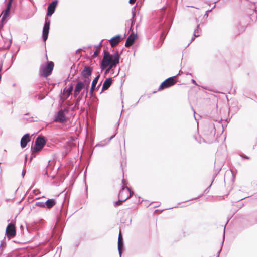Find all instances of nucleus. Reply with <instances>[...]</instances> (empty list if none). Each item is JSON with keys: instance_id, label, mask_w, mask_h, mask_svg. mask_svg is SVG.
Masks as SVG:
<instances>
[{"instance_id": "b1692460", "label": "nucleus", "mask_w": 257, "mask_h": 257, "mask_svg": "<svg viewBox=\"0 0 257 257\" xmlns=\"http://www.w3.org/2000/svg\"><path fill=\"white\" fill-rule=\"evenodd\" d=\"M95 86L91 85L90 89L94 91Z\"/></svg>"}, {"instance_id": "39448f33", "label": "nucleus", "mask_w": 257, "mask_h": 257, "mask_svg": "<svg viewBox=\"0 0 257 257\" xmlns=\"http://www.w3.org/2000/svg\"><path fill=\"white\" fill-rule=\"evenodd\" d=\"M177 81L176 80V77H171L165 81H164L160 85L159 88L158 89L159 91H161L166 88H169L174 85H175Z\"/></svg>"}, {"instance_id": "393cba45", "label": "nucleus", "mask_w": 257, "mask_h": 257, "mask_svg": "<svg viewBox=\"0 0 257 257\" xmlns=\"http://www.w3.org/2000/svg\"><path fill=\"white\" fill-rule=\"evenodd\" d=\"M93 92H94V91H93V90H91V89L90 90V93L91 95H92V94L93 93Z\"/></svg>"}, {"instance_id": "5701e85b", "label": "nucleus", "mask_w": 257, "mask_h": 257, "mask_svg": "<svg viewBox=\"0 0 257 257\" xmlns=\"http://www.w3.org/2000/svg\"><path fill=\"white\" fill-rule=\"evenodd\" d=\"M136 0H129V3L130 4H134L136 2Z\"/></svg>"}, {"instance_id": "a211bd4d", "label": "nucleus", "mask_w": 257, "mask_h": 257, "mask_svg": "<svg viewBox=\"0 0 257 257\" xmlns=\"http://www.w3.org/2000/svg\"><path fill=\"white\" fill-rule=\"evenodd\" d=\"M56 203V202L53 199H49L47 200L45 203L47 208L49 209L51 208Z\"/></svg>"}, {"instance_id": "dca6fc26", "label": "nucleus", "mask_w": 257, "mask_h": 257, "mask_svg": "<svg viewBox=\"0 0 257 257\" xmlns=\"http://www.w3.org/2000/svg\"><path fill=\"white\" fill-rule=\"evenodd\" d=\"M112 83V78H109L106 79L104 82L102 86V90H107L111 86Z\"/></svg>"}, {"instance_id": "20e7f679", "label": "nucleus", "mask_w": 257, "mask_h": 257, "mask_svg": "<svg viewBox=\"0 0 257 257\" xmlns=\"http://www.w3.org/2000/svg\"><path fill=\"white\" fill-rule=\"evenodd\" d=\"M89 85L88 83H86V82H84L83 81L79 80L77 82V83L75 86V90L74 91V96L75 97H77L78 95L80 93L82 89H84L86 92L87 93L88 91V88L89 87Z\"/></svg>"}, {"instance_id": "f03ea898", "label": "nucleus", "mask_w": 257, "mask_h": 257, "mask_svg": "<svg viewBox=\"0 0 257 257\" xmlns=\"http://www.w3.org/2000/svg\"><path fill=\"white\" fill-rule=\"evenodd\" d=\"M54 63L48 62L46 64L41 66L40 69V75L41 77H47L51 74L54 68Z\"/></svg>"}, {"instance_id": "f8f14e48", "label": "nucleus", "mask_w": 257, "mask_h": 257, "mask_svg": "<svg viewBox=\"0 0 257 257\" xmlns=\"http://www.w3.org/2000/svg\"><path fill=\"white\" fill-rule=\"evenodd\" d=\"M136 38L137 35L135 33H132L127 38L125 44V47H129L131 46L134 43Z\"/></svg>"}, {"instance_id": "ddd939ff", "label": "nucleus", "mask_w": 257, "mask_h": 257, "mask_svg": "<svg viewBox=\"0 0 257 257\" xmlns=\"http://www.w3.org/2000/svg\"><path fill=\"white\" fill-rule=\"evenodd\" d=\"M57 3V1H54L49 5L47 14L48 16H51L54 13Z\"/></svg>"}, {"instance_id": "1a4fd4ad", "label": "nucleus", "mask_w": 257, "mask_h": 257, "mask_svg": "<svg viewBox=\"0 0 257 257\" xmlns=\"http://www.w3.org/2000/svg\"><path fill=\"white\" fill-rule=\"evenodd\" d=\"M50 25V21L48 20L47 19H46V22L43 29V39L44 41H46L48 38Z\"/></svg>"}, {"instance_id": "4468645a", "label": "nucleus", "mask_w": 257, "mask_h": 257, "mask_svg": "<svg viewBox=\"0 0 257 257\" xmlns=\"http://www.w3.org/2000/svg\"><path fill=\"white\" fill-rule=\"evenodd\" d=\"M121 40V37L120 35H116L113 37L110 40L109 42L112 47L116 46Z\"/></svg>"}, {"instance_id": "0eeeda50", "label": "nucleus", "mask_w": 257, "mask_h": 257, "mask_svg": "<svg viewBox=\"0 0 257 257\" xmlns=\"http://www.w3.org/2000/svg\"><path fill=\"white\" fill-rule=\"evenodd\" d=\"M132 193L130 189L127 187H123L119 194L118 197L122 200H126L130 198Z\"/></svg>"}, {"instance_id": "4be33fe9", "label": "nucleus", "mask_w": 257, "mask_h": 257, "mask_svg": "<svg viewBox=\"0 0 257 257\" xmlns=\"http://www.w3.org/2000/svg\"><path fill=\"white\" fill-rule=\"evenodd\" d=\"M100 51V48L99 47L97 48L92 56L93 57H97L98 55V54H99Z\"/></svg>"}, {"instance_id": "7ed1b4c3", "label": "nucleus", "mask_w": 257, "mask_h": 257, "mask_svg": "<svg viewBox=\"0 0 257 257\" xmlns=\"http://www.w3.org/2000/svg\"><path fill=\"white\" fill-rule=\"evenodd\" d=\"M92 71V67L88 66H85L81 72V80L90 84Z\"/></svg>"}, {"instance_id": "6e6552de", "label": "nucleus", "mask_w": 257, "mask_h": 257, "mask_svg": "<svg viewBox=\"0 0 257 257\" xmlns=\"http://www.w3.org/2000/svg\"><path fill=\"white\" fill-rule=\"evenodd\" d=\"M6 233L8 237L13 238L15 236L16 231L15 225L12 223L8 224L6 228Z\"/></svg>"}, {"instance_id": "412c9836", "label": "nucleus", "mask_w": 257, "mask_h": 257, "mask_svg": "<svg viewBox=\"0 0 257 257\" xmlns=\"http://www.w3.org/2000/svg\"><path fill=\"white\" fill-rule=\"evenodd\" d=\"M125 200H122V199H120V198H119V200L118 201H116L114 203V206L115 207H117L118 206H119L120 205L122 204V202L125 201Z\"/></svg>"}, {"instance_id": "2eb2a0df", "label": "nucleus", "mask_w": 257, "mask_h": 257, "mask_svg": "<svg viewBox=\"0 0 257 257\" xmlns=\"http://www.w3.org/2000/svg\"><path fill=\"white\" fill-rule=\"evenodd\" d=\"M30 141V135L28 134H25L21 140V146L22 148H25L27 143Z\"/></svg>"}, {"instance_id": "9d476101", "label": "nucleus", "mask_w": 257, "mask_h": 257, "mask_svg": "<svg viewBox=\"0 0 257 257\" xmlns=\"http://www.w3.org/2000/svg\"><path fill=\"white\" fill-rule=\"evenodd\" d=\"M13 0H9L7 4L6 9L4 10L1 16H2V21H4L6 18L9 16L10 9L12 6V2Z\"/></svg>"}, {"instance_id": "423d86ee", "label": "nucleus", "mask_w": 257, "mask_h": 257, "mask_svg": "<svg viewBox=\"0 0 257 257\" xmlns=\"http://www.w3.org/2000/svg\"><path fill=\"white\" fill-rule=\"evenodd\" d=\"M46 142L44 137H38L35 141V147L32 148V152L36 153L40 151L45 145Z\"/></svg>"}, {"instance_id": "9b49d317", "label": "nucleus", "mask_w": 257, "mask_h": 257, "mask_svg": "<svg viewBox=\"0 0 257 257\" xmlns=\"http://www.w3.org/2000/svg\"><path fill=\"white\" fill-rule=\"evenodd\" d=\"M65 110H66L65 109L63 110L61 109L58 112L54 120L55 121L59 122H63L66 121V117L64 114Z\"/></svg>"}, {"instance_id": "f257e3e1", "label": "nucleus", "mask_w": 257, "mask_h": 257, "mask_svg": "<svg viewBox=\"0 0 257 257\" xmlns=\"http://www.w3.org/2000/svg\"><path fill=\"white\" fill-rule=\"evenodd\" d=\"M119 57L120 56L118 52L110 55L109 52L104 51V56L101 63L102 68H106L109 66L107 71H109L113 67H115L117 64L119 63Z\"/></svg>"}, {"instance_id": "f3484780", "label": "nucleus", "mask_w": 257, "mask_h": 257, "mask_svg": "<svg viewBox=\"0 0 257 257\" xmlns=\"http://www.w3.org/2000/svg\"><path fill=\"white\" fill-rule=\"evenodd\" d=\"M123 247V238L121 232H119L118 239V249L119 254H121L122 252V249Z\"/></svg>"}, {"instance_id": "aec40b11", "label": "nucleus", "mask_w": 257, "mask_h": 257, "mask_svg": "<svg viewBox=\"0 0 257 257\" xmlns=\"http://www.w3.org/2000/svg\"><path fill=\"white\" fill-rule=\"evenodd\" d=\"M100 77V75H98L94 79V80H93L92 82V84H91V85L92 86H94L96 87V85L97 83V82H98V80L99 79V78Z\"/></svg>"}, {"instance_id": "6ab92c4d", "label": "nucleus", "mask_w": 257, "mask_h": 257, "mask_svg": "<svg viewBox=\"0 0 257 257\" xmlns=\"http://www.w3.org/2000/svg\"><path fill=\"white\" fill-rule=\"evenodd\" d=\"M73 90V86L71 85L69 89L64 90V93L66 94L67 97H68L70 95Z\"/></svg>"}]
</instances>
